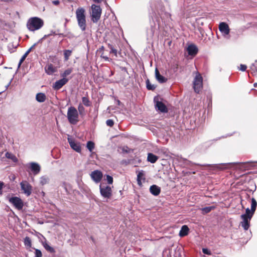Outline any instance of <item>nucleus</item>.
I'll return each mask as SVG.
<instances>
[{"mask_svg": "<svg viewBox=\"0 0 257 257\" xmlns=\"http://www.w3.org/2000/svg\"><path fill=\"white\" fill-rule=\"evenodd\" d=\"M253 163H254L252 162L225 163L218 165L217 168L221 170H224L233 167V169L235 170L244 171L252 168L254 166Z\"/></svg>", "mask_w": 257, "mask_h": 257, "instance_id": "1", "label": "nucleus"}, {"mask_svg": "<svg viewBox=\"0 0 257 257\" xmlns=\"http://www.w3.org/2000/svg\"><path fill=\"white\" fill-rule=\"evenodd\" d=\"M85 11L83 8H79L76 11V17L78 25L82 31L86 28Z\"/></svg>", "mask_w": 257, "mask_h": 257, "instance_id": "2", "label": "nucleus"}, {"mask_svg": "<svg viewBox=\"0 0 257 257\" xmlns=\"http://www.w3.org/2000/svg\"><path fill=\"white\" fill-rule=\"evenodd\" d=\"M44 25L43 21L38 17H33L29 19L27 23V28L31 31H35L41 29Z\"/></svg>", "mask_w": 257, "mask_h": 257, "instance_id": "3", "label": "nucleus"}, {"mask_svg": "<svg viewBox=\"0 0 257 257\" xmlns=\"http://www.w3.org/2000/svg\"><path fill=\"white\" fill-rule=\"evenodd\" d=\"M67 117L69 122L72 124H76L79 121V113L77 109L74 106L68 108Z\"/></svg>", "mask_w": 257, "mask_h": 257, "instance_id": "4", "label": "nucleus"}, {"mask_svg": "<svg viewBox=\"0 0 257 257\" xmlns=\"http://www.w3.org/2000/svg\"><path fill=\"white\" fill-rule=\"evenodd\" d=\"M250 209L247 208L245 210V213L242 214L240 216L242 221L240 222V225L245 230H247L250 226L249 222L253 216V214L249 213Z\"/></svg>", "mask_w": 257, "mask_h": 257, "instance_id": "5", "label": "nucleus"}, {"mask_svg": "<svg viewBox=\"0 0 257 257\" xmlns=\"http://www.w3.org/2000/svg\"><path fill=\"white\" fill-rule=\"evenodd\" d=\"M92 13L91 20L93 23H97L100 19L102 10L99 6L93 4L91 6Z\"/></svg>", "mask_w": 257, "mask_h": 257, "instance_id": "6", "label": "nucleus"}, {"mask_svg": "<svg viewBox=\"0 0 257 257\" xmlns=\"http://www.w3.org/2000/svg\"><path fill=\"white\" fill-rule=\"evenodd\" d=\"M193 88L195 92L199 93L202 88V77L200 74L196 75L193 81Z\"/></svg>", "mask_w": 257, "mask_h": 257, "instance_id": "7", "label": "nucleus"}, {"mask_svg": "<svg viewBox=\"0 0 257 257\" xmlns=\"http://www.w3.org/2000/svg\"><path fill=\"white\" fill-rule=\"evenodd\" d=\"M101 195L105 198H109L112 194L111 188L109 186L103 185L100 184L99 185Z\"/></svg>", "mask_w": 257, "mask_h": 257, "instance_id": "8", "label": "nucleus"}, {"mask_svg": "<svg viewBox=\"0 0 257 257\" xmlns=\"http://www.w3.org/2000/svg\"><path fill=\"white\" fill-rule=\"evenodd\" d=\"M21 190L27 196H29L32 192V186L27 181H23L20 183Z\"/></svg>", "mask_w": 257, "mask_h": 257, "instance_id": "9", "label": "nucleus"}, {"mask_svg": "<svg viewBox=\"0 0 257 257\" xmlns=\"http://www.w3.org/2000/svg\"><path fill=\"white\" fill-rule=\"evenodd\" d=\"M156 109L161 112L165 113L168 112V109L166 105L161 101L159 100L158 97H155L154 99Z\"/></svg>", "mask_w": 257, "mask_h": 257, "instance_id": "10", "label": "nucleus"}, {"mask_svg": "<svg viewBox=\"0 0 257 257\" xmlns=\"http://www.w3.org/2000/svg\"><path fill=\"white\" fill-rule=\"evenodd\" d=\"M9 202L12 204L16 208L20 210L24 206V203L22 200L18 197H13L9 199Z\"/></svg>", "mask_w": 257, "mask_h": 257, "instance_id": "11", "label": "nucleus"}, {"mask_svg": "<svg viewBox=\"0 0 257 257\" xmlns=\"http://www.w3.org/2000/svg\"><path fill=\"white\" fill-rule=\"evenodd\" d=\"M219 30L223 36L229 38L228 35L229 34L230 29L228 25L225 22H221L219 25Z\"/></svg>", "mask_w": 257, "mask_h": 257, "instance_id": "12", "label": "nucleus"}, {"mask_svg": "<svg viewBox=\"0 0 257 257\" xmlns=\"http://www.w3.org/2000/svg\"><path fill=\"white\" fill-rule=\"evenodd\" d=\"M102 176V172L98 170L92 171L90 174L91 179L96 183H99L101 180Z\"/></svg>", "mask_w": 257, "mask_h": 257, "instance_id": "13", "label": "nucleus"}, {"mask_svg": "<svg viewBox=\"0 0 257 257\" xmlns=\"http://www.w3.org/2000/svg\"><path fill=\"white\" fill-rule=\"evenodd\" d=\"M34 175L39 174L41 170L40 166L37 163L31 162L28 165Z\"/></svg>", "mask_w": 257, "mask_h": 257, "instance_id": "14", "label": "nucleus"}, {"mask_svg": "<svg viewBox=\"0 0 257 257\" xmlns=\"http://www.w3.org/2000/svg\"><path fill=\"white\" fill-rule=\"evenodd\" d=\"M159 29V24H158L156 25L154 24V26H151V28L150 29L148 30L147 31V36L149 39H152L155 34H156L158 32V31Z\"/></svg>", "mask_w": 257, "mask_h": 257, "instance_id": "15", "label": "nucleus"}, {"mask_svg": "<svg viewBox=\"0 0 257 257\" xmlns=\"http://www.w3.org/2000/svg\"><path fill=\"white\" fill-rule=\"evenodd\" d=\"M68 81V79L66 78H63L58 81H56L53 86V88L55 90L60 89L63 86H64Z\"/></svg>", "mask_w": 257, "mask_h": 257, "instance_id": "16", "label": "nucleus"}, {"mask_svg": "<svg viewBox=\"0 0 257 257\" xmlns=\"http://www.w3.org/2000/svg\"><path fill=\"white\" fill-rule=\"evenodd\" d=\"M68 142L72 149L78 153L81 152V148L79 143L76 142L69 137L68 138Z\"/></svg>", "mask_w": 257, "mask_h": 257, "instance_id": "17", "label": "nucleus"}, {"mask_svg": "<svg viewBox=\"0 0 257 257\" xmlns=\"http://www.w3.org/2000/svg\"><path fill=\"white\" fill-rule=\"evenodd\" d=\"M150 191L154 196H158L161 192V188L156 185H153L150 188Z\"/></svg>", "mask_w": 257, "mask_h": 257, "instance_id": "18", "label": "nucleus"}, {"mask_svg": "<svg viewBox=\"0 0 257 257\" xmlns=\"http://www.w3.org/2000/svg\"><path fill=\"white\" fill-rule=\"evenodd\" d=\"M188 53L190 55H195L197 53L198 49L194 45H190L187 48Z\"/></svg>", "mask_w": 257, "mask_h": 257, "instance_id": "19", "label": "nucleus"}, {"mask_svg": "<svg viewBox=\"0 0 257 257\" xmlns=\"http://www.w3.org/2000/svg\"><path fill=\"white\" fill-rule=\"evenodd\" d=\"M45 71L48 75H51L56 71V68L52 64H48L45 67Z\"/></svg>", "mask_w": 257, "mask_h": 257, "instance_id": "20", "label": "nucleus"}, {"mask_svg": "<svg viewBox=\"0 0 257 257\" xmlns=\"http://www.w3.org/2000/svg\"><path fill=\"white\" fill-rule=\"evenodd\" d=\"M155 76L157 80L160 83H164L167 81V79L160 74L157 69L155 70Z\"/></svg>", "mask_w": 257, "mask_h": 257, "instance_id": "21", "label": "nucleus"}, {"mask_svg": "<svg viewBox=\"0 0 257 257\" xmlns=\"http://www.w3.org/2000/svg\"><path fill=\"white\" fill-rule=\"evenodd\" d=\"M189 232V228L187 225H183L179 232V235L181 237L186 236L188 234Z\"/></svg>", "mask_w": 257, "mask_h": 257, "instance_id": "22", "label": "nucleus"}, {"mask_svg": "<svg viewBox=\"0 0 257 257\" xmlns=\"http://www.w3.org/2000/svg\"><path fill=\"white\" fill-rule=\"evenodd\" d=\"M46 98V95L43 93H38L36 94V99L39 102H43Z\"/></svg>", "mask_w": 257, "mask_h": 257, "instance_id": "23", "label": "nucleus"}, {"mask_svg": "<svg viewBox=\"0 0 257 257\" xmlns=\"http://www.w3.org/2000/svg\"><path fill=\"white\" fill-rule=\"evenodd\" d=\"M158 159V157L152 153L148 154L147 160L151 163H155Z\"/></svg>", "mask_w": 257, "mask_h": 257, "instance_id": "24", "label": "nucleus"}, {"mask_svg": "<svg viewBox=\"0 0 257 257\" xmlns=\"http://www.w3.org/2000/svg\"><path fill=\"white\" fill-rule=\"evenodd\" d=\"M251 74L257 77V61H255L250 67Z\"/></svg>", "mask_w": 257, "mask_h": 257, "instance_id": "25", "label": "nucleus"}, {"mask_svg": "<svg viewBox=\"0 0 257 257\" xmlns=\"http://www.w3.org/2000/svg\"><path fill=\"white\" fill-rule=\"evenodd\" d=\"M256 205L257 203L255 199L254 198H252L251 199V209L249 212V213L253 215L256 207Z\"/></svg>", "mask_w": 257, "mask_h": 257, "instance_id": "26", "label": "nucleus"}, {"mask_svg": "<svg viewBox=\"0 0 257 257\" xmlns=\"http://www.w3.org/2000/svg\"><path fill=\"white\" fill-rule=\"evenodd\" d=\"M144 176H145L144 173L143 171L140 172L138 173V174L137 175V181H138V184L139 185H141L142 184V180L144 181L145 180Z\"/></svg>", "mask_w": 257, "mask_h": 257, "instance_id": "27", "label": "nucleus"}, {"mask_svg": "<svg viewBox=\"0 0 257 257\" xmlns=\"http://www.w3.org/2000/svg\"><path fill=\"white\" fill-rule=\"evenodd\" d=\"M49 178L47 176H43L40 178V183L41 185H45L49 182Z\"/></svg>", "mask_w": 257, "mask_h": 257, "instance_id": "28", "label": "nucleus"}, {"mask_svg": "<svg viewBox=\"0 0 257 257\" xmlns=\"http://www.w3.org/2000/svg\"><path fill=\"white\" fill-rule=\"evenodd\" d=\"M24 244L25 246L26 247L27 249H29L32 246V242L31 240L29 237L26 236L24 238Z\"/></svg>", "mask_w": 257, "mask_h": 257, "instance_id": "29", "label": "nucleus"}, {"mask_svg": "<svg viewBox=\"0 0 257 257\" xmlns=\"http://www.w3.org/2000/svg\"><path fill=\"white\" fill-rule=\"evenodd\" d=\"M5 156L7 158L11 159L14 162H18L17 158L12 153L7 152Z\"/></svg>", "mask_w": 257, "mask_h": 257, "instance_id": "30", "label": "nucleus"}, {"mask_svg": "<svg viewBox=\"0 0 257 257\" xmlns=\"http://www.w3.org/2000/svg\"><path fill=\"white\" fill-rule=\"evenodd\" d=\"M43 246L44 248L50 252H54L55 251L54 249L50 246L47 242H44L43 243Z\"/></svg>", "mask_w": 257, "mask_h": 257, "instance_id": "31", "label": "nucleus"}, {"mask_svg": "<svg viewBox=\"0 0 257 257\" xmlns=\"http://www.w3.org/2000/svg\"><path fill=\"white\" fill-rule=\"evenodd\" d=\"M72 51L70 50H65L64 51V60L67 61L69 57L71 55Z\"/></svg>", "mask_w": 257, "mask_h": 257, "instance_id": "32", "label": "nucleus"}, {"mask_svg": "<svg viewBox=\"0 0 257 257\" xmlns=\"http://www.w3.org/2000/svg\"><path fill=\"white\" fill-rule=\"evenodd\" d=\"M86 147L90 152H91L94 148V143L92 141H88L87 143Z\"/></svg>", "mask_w": 257, "mask_h": 257, "instance_id": "33", "label": "nucleus"}, {"mask_svg": "<svg viewBox=\"0 0 257 257\" xmlns=\"http://www.w3.org/2000/svg\"><path fill=\"white\" fill-rule=\"evenodd\" d=\"M73 71L72 68H68L64 71V72L61 74V76L63 78H65L67 76L70 75Z\"/></svg>", "mask_w": 257, "mask_h": 257, "instance_id": "34", "label": "nucleus"}, {"mask_svg": "<svg viewBox=\"0 0 257 257\" xmlns=\"http://www.w3.org/2000/svg\"><path fill=\"white\" fill-rule=\"evenodd\" d=\"M83 104L86 106H89L90 105V102L88 98L86 97H83L82 98Z\"/></svg>", "mask_w": 257, "mask_h": 257, "instance_id": "35", "label": "nucleus"}, {"mask_svg": "<svg viewBox=\"0 0 257 257\" xmlns=\"http://www.w3.org/2000/svg\"><path fill=\"white\" fill-rule=\"evenodd\" d=\"M214 208L213 206H208L204 207L202 209V211L205 213H207L210 212L212 209Z\"/></svg>", "mask_w": 257, "mask_h": 257, "instance_id": "36", "label": "nucleus"}, {"mask_svg": "<svg viewBox=\"0 0 257 257\" xmlns=\"http://www.w3.org/2000/svg\"><path fill=\"white\" fill-rule=\"evenodd\" d=\"M108 48L110 49V53H113L115 56H117V51L111 45L109 44Z\"/></svg>", "mask_w": 257, "mask_h": 257, "instance_id": "37", "label": "nucleus"}, {"mask_svg": "<svg viewBox=\"0 0 257 257\" xmlns=\"http://www.w3.org/2000/svg\"><path fill=\"white\" fill-rule=\"evenodd\" d=\"M84 110L85 109L83 106L82 104H80L78 107V113H79L80 115L83 114L84 112Z\"/></svg>", "mask_w": 257, "mask_h": 257, "instance_id": "38", "label": "nucleus"}, {"mask_svg": "<svg viewBox=\"0 0 257 257\" xmlns=\"http://www.w3.org/2000/svg\"><path fill=\"white\" fill-rule=\"evenodd\" d=\"M34 249L35 250L34 257H42V253L41 250L36 248Z\"/></svg>", "mask_w": 257, "mask_h": 257, "instance_id": "39", "label": "nucleus"}, {"mask_svg": "<svg viewBox=\"0 0 257 257\" xmlns=\"http://www.w3.org/2000/svg\"><path fill=\"white\" fill-rule=\"evenodd\" d=\"M147 83V88L149 90H153L155 88V87L153 85L150 84L149 81L148 80L146 82Z\"/></svg>", "mask_w": 257, "mask_h": 257, "instance_id": "40", "label": "nucleus"}, {"mask_svg": "<svg viewBox=\"0 0 257 257\" xmlns=\"http://www.w3.org/2000/svg\"><path fill=\"white\" fill-rule=\"evenodd\" d=\"M27 56V54H24V55L22 57V58H21V59L19 61V64H18V68H19L20 67L21 64L25 60Z\"/></svg>", "mask_w": 257, "mask_h": 257, "instance_id": "41", "label": "nucleus"}, {"mask_svg": "<svg viewBox=\"0 0 257 257\" xmlns=\"http://www.w3.org/2000/svg\"><path fill=\"white\" fill-rule=\"evenodd\" d=\"M106 177V180H107L108 183L109 184H112L113 178L109 175H107Z\"/></svg>", "mask_w": 257, "mask_h": 257, "instance_id": "42", "label": "nucleus"}, {"mask_svg": "<svg viewBox=\"0 0 257 257\" xmlns=\"http://www.w3.org/2000/svg\"><path fill=\"white\" fill-rule=\"evenodd\" d=\"M106 123L107 126L111 127L113 125L114 122H113V120L109 119H108L106 120Z\"/></svg>", "mask_w": 257, "mask_h": 257, "instance_id": "43", "label": "nucleus"}, {"mask_svg": "<svg viewBox=\"0 0 257 257\" xmlns=\"http://www.w3.org/2000/svg\"><path fill=\"white\" fill-rule=\"evenodd\" d=\"M202 252L204 254H207V255H210L211 254V252L210 250H209L207 248H203L202 249Z\"/></svg>", "mask_w": 257, "mask_h": 257, "instance_id": "44", "label": "nucleus"}, {"mask_svg": "<svg viewBox=\"0 0 257 257\" xmlns=\"http://www.w3.org/2000/svg\"><path fill=\"white\" fill-rule=\"evenodd\" d=\"M246 68H247V67H246V65H243V64H241L240 65V69H239V70L242 71H244L246 70Z\"/></svg>", "mask_w": 257, "mask_h": 257, "instance_id": "45", "label": "nucleus"}, {"mask_svg": "<svg viewBox=\"0 0 257 257\" xmlns=\"http://www.w3.org/2000/svg\"><path fill=\"white\" fill-rule=\"evenodd\" d=\"M52 3L55 6H58L60 4V1L58 0H55L52 2Z\"/></svg>", "mask_w": 257, "mask_h": 257, "instance_id": "46", "label": "nucleus"}, {"mask_svg": "<svg viewBox=\"0 0 257 257\" xmlns=\"http://www.w3.org/2000/svg\"><path fill=\"white\" fill-rule=\"evenodd\" d=\"M4 185V183L3 182L0 181V194L2 193V190Z\"/></svg>", "mask_w": 257, "mask_h": 257, "instance_id": "47", "label": "nucleus"}, {"mask_svg": "<svg viewBox=\"0 0 257 257\" xmlns=\"http://www.w3.org/2000/svg\"><path fill=\"white\" fill-rule=\"evenodd\" d=\"M94 3H101V2H103L104 0H92ZM106 2V0H104Z\"/></svg>", "mask_w": 257, "mask_h": 257, "instance_id": "48", "label": "nucleus"}, {"mask_svg": "<svg viewBox=\"0 0 257 257\" xmlns=\"http://www.w3.org/2000/svg\"><path fill=\"white\" fill-rule=\"evenodd\" d=\"M101 57L103 58L106 61H109V58L107 56H101Z\"/></svg>", "mask_w": 257, "mask_h": 257, "instance_id": "49", "label": "nucleus"}, {"mask_svg": "<svg viewBox=\"0 0 257 257\" xmlns=\"http://www.w3.org/2000/svg\"><path fill=\"white\" fill-rule=\"evenodd\" d=\"M31 48H30L25 54H27V55L28 56V54L30 53V52L31 50Z\"/></svg>", "mask_w": 257, "mask_h": 257, "instance_id": "50", "label": "nucleus"}, {"mask_svg": "<svg viewBox=\"0 0 257 257\" xmlns=\"http://www.w3.org/2000/svg\"><path fill=\"white\" fill-rule=\"evenodd\" d=\"M1 1L2 2H8L12 1V0H1Z\"/></svg>", "mask_w": 257, "mask_h": 257, "instance_id": "51", "label": "nucleus"}, {"mask_svg": "<svg viewBox=\"0 0 257 257\" xmlns=\"http://www.w3.org/2000/svg\"><path fill=\"white\" fill-rule=\"evenodd\" d=\"M52 35V34H48V35H45L44 37H49V36H51V35Z\"/></svg>", "mask_w": 257, "mask_h": 257, "instance_id": "52", "label": "nucleus"}, {"mask_svg": "<svg viewBox=\"0 0 257 257\" xmlns=\"http://www.w3.org/2000/svg\"><path fill=\"white\" fill-rule=\"evenodd\" d=\"M253 85L254 87H256L257 86V83H254Z\"/></svg>", "mask_w": 257, "mask_h": 257, "instance_id": "53", "label": "nucleus"}]
</instances>
